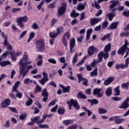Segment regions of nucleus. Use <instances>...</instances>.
Instances as JSON below:
<instances>
[{"instance_id":"1","label":"nucleus","mask_w":129,"mask_h":129,"mask_svg":"<svg viewBox=\"0 0 129 129\" xmlns=\"http://www.w3.org/2000/svg\"><path fill=\"white\" fill-rule=\"evenodd\" d=\"M22 67L20 68L19 72V76L18 78H20L22 76V78H24L26 75L29 73L30 69H33V66L29 65L27 67L25 66H21Z\"/></svg>"},{"instance_id":"2","label":"nucleus","mask_w":129,"mask_h":129,"mask_svg":"<svg viewBox=\"0 0 129 129\" xmlns=\"http://www.w3.org/2000/svg\"><path fill=\"white\" fill-rule=\"evenodd\" d=\"M19 63L21 66H26V67H28V65L32 64V61L29 60V56L27 52H24L23 57L20 59Z\"/></svg>"},{"instance_id":"3","label":"nucleus","mask_w":129,"mask_h":129,"mask_svg":"<svg viewBox=\"0 0 129 129\" xmlns=\"http://www.w3.org/2000/svg\"><path fill=\"white\" fill-rule=\"evenodd\" d=\"M67 103L69 105V109L70 110H71L72 105H74L76 109H79L80 108V106H79L77 100L71 99L70 101H68Z\"/></svg>"},{"instance_id":"4","label":"nucleus","mask_w":129,"mask_h":129,"mask_svg":"<svg viewBox=\"0 0 129 129\" xmlns=\"http://www.w3.org/2000/svg\"><path fill=\"white\" fill-rule=\"evenodd\" d=\"M45 42L43 40V39H40L38 40L36 42V49L39 52L41 51H43L44 50V48H45Z\"/></svg>"},{"instance_id":"5","label":"nucleus","mask_w":129,"mask_h":129,"mask_svg":"<svg viewBox=\"0 0 129 129\" xmlns=\"http://www.w3.org/2000/svg\"><path fill=\"white\" fill-rule=\"evenodd\" d=\"M129 43L127 40H125L124 44L118 50V54L119 55H122L123 56V54H124V52L126 51L127 49H129L126 46H128Z\"/></svg>"},{"instance_id":"6","label":"nucleus","mask_w":129,"mask_h":129,"mask_svg":"<svg viewBox=\"0 0 129 129\" xmlns=\"http://www.w3.org/2000/svg\"><path fill=\"white\" fill-rule=\"evenodd\" d=\"M43 78L41 80H39L38 82L39 83L43 86L45 84H46V82H48L49 81V78H48V74L47 73L43 72L42 73Z\"/></svg>"},{"instance_id":"7","label":"nucleus","mask_w":129,"mask_h":129,"mask_svg":"<svg viewBox=\"0 0 129 129\" xmlns=\"http://www.w3.org/2000/svg\"><path fill=\"white\" fill-rule=\"evenodd\" d=\"M102 54H103V52H100L98 54V60H96V59H93V62L91 63V66L92 67H95V66L97 65V64H98V63H100L102 62Z\"/></svg>"},{"instance_id":"8","label":"nucleus","mask_w":129,"mask_h":129,"mask_svg":"<svg viewBox=\"0 0 129 129\" xmlns=\"http://www.w3.org/2000/svg\"><path fill=\"white\" fill-rule=\"evenodd\" d=\"M67 5L66 3H63L61 7H59L57 10V16H62L66 12Z\"/></svg>"},{"instance_id":"9","label":"nucleus","mask_w":129,"mask_h":129,"mask_svg":"<svg viewBox=\"0 0 129 129\" xmlns=\"http://www.w3.org/2000/svg\"><path fill=\"white\" fill-rule=\"evenodd\" d=\"M93 95H97V97L100 98L103 96V93L101 92V89L96 88L93 90Z\"/></svg>"},{"instance_id":"10","label":"nucleus","mask_w":129,"mask_h":129,"mask_svg":"<svg viewBox=\"0 0 129 129\" xmlns=\"http://www.w3.org/2000/svg\"><path fill=\"white\" fill-rule=\"evenodd\" d=\"M97 49L94 48V46H91L89 47L88 50V54L89 56H92L94 53L97 52Z\"/></svg>"},{"instance_id":"11","label":"nucleus","mask_w":129,"mask_h":129,"mask_svg":"<svg viewBox=\"0 0 129 129\" xmlns=\"http://www.w3.org/2000/svg\"><path fill=\"white\" fill-rule=\"evenodd\" d=\"M110 3L112 4L109 6L110 9H111V10H112V12H115V11H116L117 9L116 8H115L116 6L118 5V2L112 1L110 2Z\"/></svg>"},{"instance_id":"12","label":"nucleus","mask_w":129,"mask_h":129,"mask_svg":"<svg viewBox=\"0 0 129 129\" xmlns=\"http://www.w3.org/2000/svg\"><path fill=\"white\" fill-rule=\"evenodd\" d=\"M11 104V100L9 99H6L4 100V102H2L1 103V107L2 108H5V107H7L9 106Z\"/></svg>"},{"instance_id":"13","label":"nucleus","mask_w":129,"mask_h":129,"mask_svg":"<svg viewBox=\"0 0 129 129\" xmlns=\"http://www.w3.org/2000/svg\"><path fill=\"white\" fill-rule=\"evenodd\" d=\"M101 21V18H99L91 19L90 24L92 26H94L95 25H96V24H98Z\"/></svg>"},{"instance_id":"14","label":"nucleus","mask_w":129,"mask_h":129,"mask_svg":"<svg viewBox=\"0 0 129 129\" xmlns=\"http://www.w3.org/2000/svg\"><path fill=\"white\" fill-rule=\"evenodd\" d=\"M70 52L71 53H73L72 50H73V48L75 47V38H73L70 39Z\"/></svg>"},{"instance_id":"15","label":"nucleus","mask_w":129,"mask_h":129,"mask_svg":"<svg viewBox=\"0 0 129 129\" xmlns=\"http://www.w3.org/2000/svg\"><path fill=\"white\" fill-rule=\"evenodd\" d=\"M114 80V78L113 77H109L108 79H107L104 82V85L105 86H108L109 84L112 82Z\"/></svg>"},{"instance_id":"16","label":"nucleus","mask_w":129,"mask_h":129,"mask_svg":"<svg viewBox=\"0 0 129 129\" xmlns=\"http://www.w3.org/2000/svg\"><path fill=\"white\" fill-rule=\"evenodd\" d=\"M21 84V82L20 81H18L15 83L14 86H13L12 89V92H14V91H16L18 90V88H19V85Z\"/></svg>"},{"instance_id":"17","label":"nucleus","mask_w":129,"mask_h":129,"mask_svg":"<svg viewBox=\"0 0 129 129\" xmlns=\"http://www.w3.org/2000/svg\"><path fill=\"white\" fill-rule=\"evenodd\" d=\"M27 21H28V17H27V16L26 15L23 17L18 18L17 19V23H22V22H24V23H26Z\"/></svg>"},{"instance_id":"18","label":"nucleus","mask_w":129,"mask_h":129,"mask_svg":"<svg viewBox=\"0 0 129 129\" xmlns=\"http://www.w3.org/2000/svg\"><path fill=\"white\" fill-rule=\"evenodd\" d=\"M128 107H129V103L123 102L122 103V104L119 107V108H120V109H125L126 108H128Z\"/></svg>"},{"instance_id":"19","label":"nucleus","mask_w":129,"mask_h":129,"mask_svg":"<svg viewBox=\"0 0 129 129\" xmlns=\"http://www.w3.org/2000/svg\"><path fill=\"white\" fill-rule=\"evenodd\" d=\"M59 86L62 89L63 92L64 93H66L70 91V86L64 87V86H63V85H59Z\"/></svg>"},{"instance_id":"20","label":"nucleus","mask_w":129,"mask_h":129,"mask_svg":"<svg viewBox=\"0 0 129 129\" xmlns=\"http://www.w3.org/2000/svg\"><path fill=\"white\" fill-rule=\"evenodd\" d=\"M112 94V89L110 87H108L105 91L106 96H110Z\"/></svg>"},{"instance_id":"21","label":"nucleus","mask_w":129,"mask_h":129,"mask_svg":"<svg viewBox=\"0 0 129 129\" xmlns=\"http://www.w3.org/2000/svg\"><path fill=\"white\" fill-rule=\"evenodd\" d=\"M106 17H107L108 18V19L109 21H112V19H113L114 17H115V13H111L110 14L108 13L106 15Z\"/></svg>"},{"instance_id":"22","label":"nucleus","mask_w":129,"mask_h":129,"mask_svg":"<svg viewBox=\"0 0 129 129\" xmlns=\"http://www.w3.org/2000/svg\"><path fill=\"white\" fill-rule=\"evenodd\" d=\"M111 49V44L108 43L104 48L105 53H108L109 51H110Z\"/></svg>"},{"instance_id":"23","label":"nucleus","mask_w":129,"mask_h":129,"mask_svg":"<svg viewBox=\"0 0 129 129\" xmlns=\"http://www.w3.org/2000/svg\"><path fill=\"white\" fill-rule=\"evenodd\" d=\"M10 55L11 57V59L13 62H16L17 61V55L15 54L14 51L10 52Z\"/></svg>"},{"instance_id":"24","label":"nucleus","mask_w":129,"mask_h":129,"mask_svg":"<svg viewBox=\"0 0 129 129\" xmlns=\"http://www.w3.org/2000/svg\"><path fill=\"white\" fill-rule=\"evenodd\" d=\"M117 26H118V22H114L110 25L109 28L111 30H115Z\"/></svg>"},{"instance_id":"25","label":"nucleus","mask_w":129,"mask_h":129,"mask_svg":"<svg viewBox=\"0 0 129 129\" xmlns=\"http://www.w3.org/2000/svg\"><path fill=\"white\" fill-rule=\"evenodd\" d=\"M115 92V96H118L120 93V90H119V86H117L116 88L114 89Z\"/></svg>"},{"instance_id":"26","label":"nucleus","mask_w":129,"mask_h":129,"mask_svg":"<svg viewBox=\"0 0 129 129\" xmlns=\"http://www.w3.org/2000/svg\"><path fill=\"white\" fill-rule=\"evenodd\" d=\"M46 118H47V115H44L42 116V119L40 120H38V121L37 122V124H38V125H41V123H43V122H44V121H45V119H46Z\"/></svg>"},{"instance_id":"27","label":"nucleus","mask_w":129,"mask_h":129,"mask_svg":"<svg viewBox=\"0 0 129 129\" xmlns=\"http://www.w3.org/2000/svg\"><path fill=\"white\" fill-rule=\"evenodd\" d=\"M106 112H107V110L106 109L103 108H99L98 113L100 114H104V113H106Z\"/></svg>"},{"instance_id":"28","label":"nucleus","mask_w":129,"mask_h":129,"mask_svg":"<svg viewBox=\"0 0 129 129\" xmlns=\"http://www.w3.org/2000/svg\"><path fill=\"white\" fill-rule=\"evenodd\" d=\"M14 92H16V97H18V98H22V97H23V93L20 92V91H19V90L14 91Z\"/></svg>"},{"instance_id":"29","label":"nucleus","mask_w":129,"mask_h":129,"mask_svg":"<svg viewBox=\"0 0 129 129\" xmlns=\"http://www.w3.org/2000/svg\"><path fill=\"white\" fill-rule=\"evenodd\" d=\"M85 6L86 4H80L78 6V11H83L85 9Z\"/></svg>"},{"instance_id":"30","label":"nucleus","mask_w":129,"mask_h":129,"mask_svg":"<svg viewBox=\"0 0 129 129\" xmlns=\"http://www.w3.org/2000/svg\"><path fill=\"white\" fill-rule=\"evenodd\" d=\"M0 65L2 67H5L7 66V65H11V61H2L0 62Z\"/></svg>"},{"instance_id":"31","label":"nucleus","mask_w":129,"mask_h":129,"mask_svg":"<svg viewBox=\"0 0 129 129\" xmlns=\"http://www.w3.org/2000/svg\"><path fill=\"white\" fill-rule=\"evenodd\" d=\"M78 98H82L83 99H86L87 97H86V96L82 92H80L78 94Z\"/></svg>"},{"instance_id":"32","label":"nucleus","mask_w":129,"mask_h":129,"mask_svg":"<svg viewBox=\"0 0 129 129\" xmlns=\"http://www.w3.org/2000/svg\"><path fill=\"white\" fill-rule=\"evenodd\" d=\"M100 53H103L102 55V57H103L104 59L105 60H106L109 57V55L108 54V52H104L103 51H101Z\"/></svg>"},{"instance_id":"33","label":"nucleus","mask_w":129,"mask_h":129,"mask_svg":"<svg viewBox=\"0 0 129 129\" xmlns=\"http://www.w3.org/2000/svg\"><path fill=\"white\" fill-rule=\"evenodd\" d=\"M63 123L66 125H69V124H72L73 123V120H63Z\"/></svg>"},{"instance_id":"34","label":"nucleus","mask_w":129,"mask_h":129,"mask_svg":"<svg viewBox=\"0 0 129 129\" xmlns=\"http://www.w3.org/2000/svg\"><path fill=\"white\" fill-rule=\"evenodd\" d=\"M35 37V32H31L30 33L29 35V38L28 40H27L28 43H30L31 42V40L33 39V38Z\"/></svg>"},{"instance_id":"35","label":"nucleus","mask_w":129,"mask_h":129,"mask_svg":"<svg viewBox=\"0 0 129 129\" xmlns=\"http://www.w3.org/2000/svg\"><path fill=\"white\" fill-rule=\"evenodd\" d=\"M91 77L93 76H97V68H95L94 71L90 73Z\"/></svg>"},{"instance_id":"36","label":"nucleus","mask_w":129,"mask_h":129,"mask_svg":"<svg viewBox=\"0 0 129 129\" xmlns=\"http://www.w3.org/2000/svg\"><path fill=\"white\" fill-rule=\"evenodd\" d=\"M78 54L76 53L72 60V63L74 65L76 63L78 60Z\"/></svg>"},{"instance_id":"37","label":"nucleus","mask_w":129,"mask_h":129,"mask_svg":"<svg viewBox=\"0 0 129 129\" xmlns=\"http://www.w3.org/2000/svg\"><path fill=\"white\" fill-rule=\"evenodd\" d=\"M79 16V13H76L75 10H73L71 14V16L73 17V18H77Z\"/></svg>"},{"instance_id":"38","label":"nucleus","mask_w":129,"mask_h":129,"mask_svg":"<svg viewBox=\"0 0 129 129\" xmlns=\"http://www.w3.org/2000/svg\"><path fill=\"white\" fill-rule=\"evenodd\" d=\"M33 82V80H30L29 78L24 79L23 83L24 84H30Z\"/></svg>"},{"instance_id":"39","label":"nucleus","mask_w":129,"mask_h":129,"mask_svg":"<svg viewBox=\"0 0 129 129\" xmlns=\"http://www.w3.org/2000/svg\"><path fill=\"white\" fill-rule=\"evenodd\" d=\"M49 94L48 92H47V89H44L42 92V96H44V97H48Z\"/></svg>"},{"instance_id":"40","label":"nucleus","mask_w":129,"mask_h":129,"mask_svg":"<svg viewBox=\"0 0 129 129\" xmlns=\"http://www.w3.org/2000/svg\"><path fill=\"white\" fill-rule=\"evenodd\" d=\"M115 68L116 69H120V68L121 69H124L125 68L124 67V64L122 63V64H117L116 66H115Z\"/></svg>"},{"instance_id":"41","label":"nucleus","mask_w":129,"mask_h":129,"mask_svg":"<svg viewBox=\"0 0 129 129\" xmlns=\"http://www.w3.org/2000/svg\"><path fill=\"white\" fill-rule=\"evenodd\" d=\"M49 36L50 38H51V39H54V38L57 37V36H58V33H54V32H50Z\"/></svg>"},{"instance_id":"42","label":"nucleus","mask_w":129,"mask_h":129,"mask_svg":"<svg viewBox=\"0 0 129 129\" xmlns=\"http://www.w3.org/2000/svg\"><path fill=\"white\" fill-rule=\"evenodd\" d=\"M88 101H89V102H91L92 104H97L98 103V100L96 99H94L92 100L88 99Z\"/></svg>"},{"instance_id":"43","label":"nucleus","mask_w":129,"mask_h":129,"mask_svg":"<svg viewBox=\"0 0 129 129\" xmlns=\"http://www.w3.org/2000/svg\"><path fill=\"white\" fill-rule=\"evenodd\" d=\"M61 41L64 47H67V46H68V40H66V38L62 37Z\"/></svg>"},{"instance_id":"44","label":"nucleus","mask_w":129,"mask_h":129,"mask_svg":"<svg viewBox=\"0 0 129 129\" xmlns=\"http://www.w3.org/2000/svg\"><path fill=\"white\" fill-rule=\"evenodd\" d=\"M109 38H110V34H108L106 35H104L103 37H102L101 38V40L103 42V41H105V40H106V39H109Z\"/></svg>"},{"instance_id":"45","label":"nucleus","mask_w":129,"mask_h":129,"mask_svg":"<svg viewBox=\"0 0 129 129\" xmlns=\"http://www.w3.org/2000/svg\"><path fill=\"white\" fill-rule=\"evenodd\" d=\"M40 118H41V117L39 116H37L36 117H34L33 118H31L32 120V121H33V122L35 123H36L37 124V122H38V121H39V119H40Z\"/></svg>"},{"instance_id":"46","label":"nucleus","mask_w":129,"mask_h":129,"mask_svg":"<svg viewBox=\"0 0 129 129\" xmlns=\"http://www.w3.org/2000/svg\"><path fill=\"white\" fill-rule=\"evenodd\" d=\"M70 36H71L70 32H67L63 34V36L62 37V38H64L65 39H66V37H67V39L69 40V39H70Z\"/></svg>"},{"instance_id":"47","label":"nucleus","mask_w":129,"mask_h":129,"mask_svg":"<svg viewBox=\"0 0 129 129\" xmlns=\"http://www.w3.org/2000/svg\"><path fill=\"white\" fill-rule=\"evenodd\" d=\"M63 30L64 29H63V27H58L56 29V31H57L56 33L58 35V34H60V33H63L64 32Z\"/></svg>"},{"instance_id":"48","label":"nucleus","mask_w":129,"mask_h":129,"mask_svg":"<svg viewBox=\"0 0 129 129\" xmlns=\"http://www.w3.org/2000/svg\"><path fill=\"white\" fill-rule=\"evenodd\" d=\"M108 26V22L105 21L103 22L102 28L103 29H105L106 28H107Z\"/></svg>"},{"instance_id":"49","label":"nucleus","mask_w":129,"mask_h":129,"mask_svg":"<svg viewBox=\"0 0 129 129\" xmlns=\"http://www.w3.org/2000/svg\"><path fill=\"white\" fill-rule=\"evenodd\" d=\"M123 121H124V119H120L117 118L115 119V122H116V123H122Z\"/></svg>"},{"instance_id":"50","label":"nucleus","mask_w":129,"mask_h":129,"mask_svg":"<svg viewBox=\"0 0 129 129\" xmlns=\"http://www.w3.org/2000/svg\"><path fill=\"white\" fill-rule=\"evenodd\" d=\"M48 61L51 64H57V61L54 58H49L48 59Z\"/></svg>"},{"instance_id":"51","label":"nucleus","mask_w":129,"mask_h":129,"mask_svg":"<svg viewBox=\"0 0 129 129\" xmlns=\"http://www.w3.org/2000/svg\"><path fill=\"white\" fill-rule=\"evenodd\" d=\"M86 58H87V57L85 56L77 64V66H80L81 65H82V64L84 63Z\"/></svg>"},{"instance_id":"52","label":"nucleus","mask_w":129,"mask_h":129,"mask_svg":"<svg viewBox=\"0 0 129 129\" xmlns=\"http://www.w3.org/2000/svg\"><path fill=\"white\" fill-rule=\"evenodd\" d=\"M57 112L58 114L62 115L65 112V110L63 108H59Z\"/></svg>"},{"instance_id":"53","label":"nucleus","mask_w":129,"mask_h":129,"mask_svg":"<svg viewBox=\"0 0 129 129\" xmlns=\"http://www.w3.org/2000/svg\"><path fill=\"white\" fill-rule=\"evenodd\" d=\"M38 126L40 127V128H49V125L46 124L39 125Z\"/></svg>"},{"instance_id":"54","label":"nucleus","mask_w":129,"mask_h":129,"mask_svg":"<svg viewBox=\"0 0 129 129\" xmlns=\"http://www.w3.org/2000/svg\"><path fill=\"white\" fill-rule=\"evenodd\" d=\"M29 100L27 101L26 102V105L27 106H30L33 103V100L31 99V98H29Z\"/></svg>"},{"instance_id":"55","label":"nucleus","mask_w":129,"mask_h":129,"mask_svg":"<svg viewBox=\"0 0 129 129\" xmlns=\"http://www.w3.org/2000/svg\"><path fill=\"white\" fill-rule=\"evenodd\" d=\"M128 85H129L128 83H124L121 85V87H122V88H124L125 89H127V88H128Z\"/></svg>"},{"instance_id":"56","label":"nucleus","mask_w":129,"mask_h":129,"mask_svg":"<svg viewBox=\"0 0 129 129\" xmlns=\"http://www.w3.org/2000/svg\"><path fill=\"white\" fill-rule=\"evenodd\" d=\"M128 64H129V58L127 57L125 61V64H124V67L125 68H127V67H128Z\"/></svg>"},{"instance_id":"57","label":"nucleus","mask_w":129,"mask_h":129,"mask_svg":"<svg viewBox=\"0 0 129 129\" xmlns=\"http://www.w3.org/2000/svg\"><path fill=\"white\" fill-rule=\"evenodd\" d=\"M77 76L79 79V83H80V82H81V81H82L84 78L82 77V74H78Z\"/></svg>"},{"instance_id":"58","label":"nucleus","mask_w":129,"mask_h":129,"mask_svg":"<svg viewBox=\"0 0 129 129\" xmlns=\"http://www.w3.org/2000/svg\"><path fill=\"white\" fill-rule=\"evenodd\" d=\"M11 52L6 51L5 53H3L2 55V58H6L8 55H10Z\"/></svg>"},{"instance_id":"59","label":"nucleus","mask_w":129,"mask_h":129,"mask_svg":"<svg viewBox=\"0 0 129 129\" xmlns=\"http://www.w3.org/2000/svg\"><path fill=\"white\" fill-rule=\"evenodd\" d=\"M119 117V116H114L113 117H111L109 119V120H110V121H113V120H115L117 119Z\"/></svg>"},{"instance_id":"60","label":"nucleus","mask_w":129,"mask_h":129,"mask_svg":"<svg viewBox=\"0 0 129 129\" xmlns=\"http://www.w3.org/2000/svg\"><path fill=\"white\" fill-rule=\"evenodd\" d=\"M27 117V114L26 113L23 114L22 115H20L19 116L20 119H21V120H24L25 118Z\"/></svg>"},{"instance_id":"61","label":"nucleus","mask_w":129,"mask_h":129,"mask_svg":"<svg viewBox=\"0 0 129 129\" xmlns=\"http://www.w3.org/2000/svg\"><path fill=\"white\" fill-rule=\"evenodd\" d=\"M9 44V42H8V36H6L5 39H4V46H8Z\"/></svg>"},{"instance_id":"62","label":"nucleus","mask_w":129,"mask_h":129,"mask_svg":"<svg viewBox=\"0 0 129 129\" xmlns=\"http://www.w3.org/2000/svg\"><path fill=\"white\" fill-rule=\"evenodd\" d=\"M47 8H49V9H54L55 8V3H52L51 4H49Z\"/></svg>"},{"instance_id":"63","label":"nucleus","mask_w":129,"mask_h":129,"mask_svg":"<svg viewBox=\"0 0 129 129\" xmlns=\"http://www.w3.org/2000/svg\"><path fill=\"white\" fill-rule=\"evenodd\" d=\"M121 37H128L129 36V32H127L126 33L123 32L120 34Z\"/></svg>"},{"instance_id":"64","label":"nucleus","mask_w":129,"mask_h":129,"mask_svg":"<svg viewBox=\"0 0 129 129\" xmlns=\"http://www.w3.org/2000/svg\"><path fill=\"white\" fill-rule=\"evenodd\" d=\"M42 91V88L39 86H37L35 88V92H40Z\"/></svg>"}]
</instances>
